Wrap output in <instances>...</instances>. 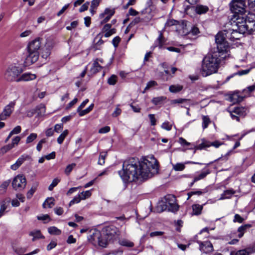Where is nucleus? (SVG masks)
<instances>
[{"instance_id":"c9c22d12","label":"nucleus","mask_w":255,"mask_h":255,"mask_svg":"<svg viewBox=\"0 0 255 255\" xmlns=\"http://www.w3.org/2000/svg\"><path fill=\"white\" fill-rule=\"evenodd\" d=\"M48 233L51 235H59L61 231L56 227H50L48 229Z\"/></svg>"},{"instance_id":"f03ea898","label":"nucleus","mask_w":255,"mask_h":255,"mask_svg":"<svg viewBox=\"0 0 255 255\" xmlns=\"http://www.w3.org/2000/svg\"><path fill=\"white\" fill-rule=\"evenodd\" d=\"M226 57L219 52L214 51L209 53L202 61L201 73L204 77H207L217 72L219 64L222 60Z\"/></svg>"},{"instance_id":"f3484780","label":"nucleus","mask_w":255,"mask_h":255,"mask_svg":"<svg viewBox=\"0 0 255 255\" xmlns=\"http://www.w3.org/2000/svg\"><path fill=\"white\" fill-rule=\"evenodd\" d=\"M102 32L106 37H108L116 32L115 28H111V24H106L102 29Z\"/></svg>"},{"instance_id":"473e14b6","label":"nucleus","mask_w":255,"mask_h":255,"mask_svg":"<svg viewBox=\"0 0 255 255\" xmlns=\"http://www.w3.org/2000/svg\"><path fill=\"white\" fill-rule=\"evenodd\" d=\"M10 180H8L4 181L0 186V194H4L6 190V189L9 185Z\"/></svg>"},{"instance_id":"f8f14e48","label":"nucleus","mask_w":255,"mask_h":255,"mask_svg":"<svg viewBox=\"0 0 255 255\" xmlns=\"http://www.w3.org/2000/svg\"><path fill=\"white\" fill-rule=\"evenodd\" d=\"M244 33L240 32L238 29L234 28L227 30L226 36L228 39L234 41L235 40L239 39L242 34Z\"/></svg>"},{"instance_id":"39448f33","label":"nucleus","mask_w":255,"mask_h":255,"mask_svg":"<svg viewBox=\"0 0 255 255\" xmlns=\"http://www.w3.org/2000/svg\"><path fill=\"white\" fill-rule=\"evenodd\" d=\"M22 72V70L20 67L15 65H10L4 72V78L7 81L18 82L19 76Z\"/></svg>"},{"instance_id":"7c9ffc66","label":"nucleus","mask_w":255,"mask_h":255,"mask_svg":"<svg viewBox=\"0 0 255 255\" xmlns=\"http://www.w3.org/2000/svg\"><path fill=\"white\" fill-rule=\"evenodd\" d=\"M165 42L164 39L163 37L162 33H160L155 41V46L159 47V48H161L162 46L164 45Z\"/></svg>"},{"instance_id":"0eeeda50","label":"nucleus","mask_w":255,"mask_h":255,"mask_svg":"<svg viewBox=\"0 0 255 255\" xmlns=\"http://www.w3.org/2000/svg\"><path fill=\"white\" fill-rule=\"evenodd\" d=\"M102 234L111 242L119 237L120 232L115 226L111 225L103 228L102 230Z\"/></svg>"},{"instance_id":"09e8293b","label":"nucleus","mask_w":255,"mask_h":255,"mask_svg":"<svg viewBox=\"0 0 255 255\" xmlns=\"http://www.w3.org/2000/svg\"><path fill=\"white\" fill-rule=\"evenodd\" d=\"M118 77L115 75H112L108 80V83L111 85H114L117 81Z\"/></svg>"},{"instance_id":"5701e85b","label":"nucleus","mask_w":255,"mask_h":255,"mask_svg":"<svg viewBox=\"0 0 255 255\" xmlns=\"http://www.w3.org/2000/svg\"><path fill=\"white\" fill-rule=\"evenodd\" d=\"M192 207L193 211V215H199L201 214L203 207V205H200L199 204H194L192 205Z\"/></svg>"},{"instance_id":"6e6552de","label":"nucleus","mask_w":255,"mask_h":255,"mask_svg":"<svg viewBox=\"0 0 255 255\" xmlns=\"http://www.w3.org/2000/svg\"><path fill=\"white\" fill-rule=\"evenodd\" d=\"M230 9L234 15H243L246 12L244 0H233L230 3Z\"/></svg>"},{"instance_id":"de8ad7c7","label":"nucleus","mask_w":255,"mask_h":255,"mask_svg":"<svg viewBox=\"0 0 255 255\" xmlns=\"http://www.w3.org/2000/svg\"><path fill=\"white\" fill-rule=\"evenodd\" d=\"M37 137L36 133H32L28 136L26 139V143H29L34 140Z\"/></svg>"},{"instance_id":"a211bd4d","label":"nucleus","mask_w":255,"mask_h":255,"mask_svg":"<svg viewBox=\"0 0 255 255\" xmlns=\"http://www.w3.org/2000/svg\"><path fill=\"white\" fill-rule=\"evenodd\" d=\"M36 76L30 73H25L19 76L18 82L20 81H29L35 79Z\"/></svg>"},{"instance_id":"3c124183","label":"nucleus","mask_w":255,"mask_h":255,"mask_svg":"<svg viewBox=\"0 0 255 255\" xmlns=\"http://www.w3.org/2000/svg\"><path fill=\"white\" fill-rule=\"evenodd\" d=\"M79 194L80 195L82 200H85L91 195V192L90 190H87L86 191L82 192Z\"/></svg>"},{"instance_id":"338daca9","label":"nucleus","mask_w":255,"mask_h":255,"mask_svg":"<svg viewBox=\"0 0 255 255\" xmlns=\"http://www.w3.org/2000/svg\"><path fill=\"white\" fill-rule=\"evenodd\" d=\"M110 130V128L109 126L104 127L99 130L100 133H106Z\"/></svg>"},{"instance_id":"4c0bfd02","label":"nucleus","mask_w":255,"mask_h":255,"mask_svg":"<svg viewBox=\"0 0 255 255\" xmlns=\"http://www.w3.org/2000/svg\"><path fill=\"white\" fill-rule=\"evenodd\" d=\"M165 99L166 97L164 96H160L153 98L151 102L155 105H158L162 103V102Z\"/></svg>"},{"instance_id":"13d9d810","label":"nucleus","mask_w":255,"mask_h":255,"mask_svg":"<svg viewBox=\"0 0 255 255\" xmlns=\"http://www.w3.org/2000/svg\"><path fill=\"white\" fill-rule=\"evenodd\" d=\"M233 112L237 115H243V113L244 112V108L243 107L235 108Z\"/></svg>"},{"instance_id":"f704fd0d","label":"nucleus","mask_w":255,"mask_h":255,"mask_svg":"<svg viewBox=\"0 0 255 255\" xmlns=\"http://www.w3.org/2000/svg\"><path fill=\"white\" fill-rule=\"evenodd\" d=\"M94 104H92L85 110H81L79 111H77V112L79 113V115L80 116H81V117L85 115H86L88 113H89L91 111H92V110L94 108Z\"/></svg>"},{"instance_id":"9b49d317","label":"nucleus","mask_w":255,"mask_h":255,"mask_svg":"<svg viewBox=\"0 0 255 255\" xmlns=\"http://www.w3.org/2000/svg\"><path fill=\"white\" fill-rule=\"evenodd\" d=\"M15 105V102L14 101H12L4 107L3 112L0 115V120H3L5 119L6 117L10 116L13 111Z\"/></svg>"},{"instance_id":"052dcab7","label":"nucleus","mask_w":255,"mask_h":255,"mask_svg":"<svg viewBox=\"0 0 255 255\" xmlns=\"http://www.w3.org/2000/svg\"><path fill=\"white\" fill-rule=\"evenodd\" d=\"M255 90V83L252 86L248 87L246 89L244 90L245 93H251Z\"/></svg>"},{"instance_id":"680f3d73","label":"nucleus","mask_w":255,"mask_h":255,"mask_svg":"<svg viewBox=\"0 0 255 255\" xmlns=\"http://www.w3.org/2000/svg\"><path fill=\"white\" fill-rule=\"evenodd\" d=\"M157 85V83L155 81H150L147 84L144 89V91L148 90L150 88Z\"/></svg>"},{"instance_id":"2f4dec72","label":"nucleus","mask_w":255,"mask_h":255,"mask_svg":"<svg viewBox=\"0 0 255 255\" xmlns=\"http://www.w3.org/2000/svg\"><path fill=\"white\" fill-rule=\"evenodd\" d=\"M183 86L179 85H173L169 87V90L171 93H177L181 91Z\"/></svg>"},{"instance_id":"4d7b16f0","label":"nucleus","mask_w":255,"mask_h":255,"mask_svg":"<svg viewBox=\"0 0 255 255\" xmlns=\"http://www.w3.org/2000/svg\"><path fill=\"white\" fill-rule=\"evenodd\" d=\"M20 137L19 136H15L12 139L11 143L10 144L13 147H14L15 145H18L19 141L20 140Z\"/></svg>"},{"instance_id":"6ab92c4d","label":"nucleus","mask_w":255,"mask_h":255,"mask_svg":"<svg viewBox=\"0 0 255 255\" xmlns=\"http://www.w3.org/2000/svg\"><path fill=\"white\" fill-rule=\"evenodd\" d=\"M10 202V199L9 198H5L0 202V216H3L4 215V212Z\"/></svg>"},{"instance_id":"423d86ee","label":"nucleus","mask_w":255,"mask_h":255,"mask_svg":"<svg viewBox=\"0 0 255 255\" xmlns=\"http://www.w3.org/2000/svg\"><path fill=\"white\" fill-rule=\"evenodd\" d=\"M233 20V23H235L233 26H236L235 28L238 29L240 32L245 33L252 29V28H249L246 18L243 16V14L234 15Z\"/></svg>"},{"instance_id":"ddd939ff","label":"nucleus","mask_w":255,"mask_h":255,"mask_svg":"<svg viewBox=\"0 0 255 255\" xmlns=\"http://www.w3.org/2000/svg\"><path fill=\"white\" fill-rule=\"evenodd\" d=\"M53 47V42L52 40H47L44 47L42 48L41 57L46 59L50 55Z\"/></svg>"},{"instance_id":"cd10ccee","label":"nucleus","mask_w":255,"mask_h":255,"mask_svg":"<svg viewBox=\"0 0 255 255\" xmlns=\"http://www.w3.org/2000/svg\"><path fill=\"white\" fill-rule=\"evenodd\" d=\"M211 146V144H210V142L208 141H204L201 144L196 145L194 147L195 150L194 151V153L196 152V150H201L205 147H208Z\"/></svg>"},{"instance_id":"6e6d98bb","label":"nucleus","mask_w":255,"mask_h":255,"mask_svg":"<svg viewBox=\"0 0 255 255\" xmlns=\"http://www.w3.org/2000/svg\"><path fill=\"white\" fill-rule=\"evenodd\" d=\"M13 148L10 144H7L1 148L0 151L3 154L6 153Z\"/></svg>"},{"instance_id":"c85d7f7f","label":"nucleus","mask_w":255,"mask_h":255,"mask_svg":"<svg viewBox=\"0 0 255 255\" xmlns=\"http://www.w3.org/2000/svg\"><path fill=\"white\" fill-rule=\"evenodd\" d=\"M210 172L209 170H207V171H203L201 172L198 176H197L194 177L193 182L191 184L193 185L194 182L204 178Z\"/></svg>"},{"instance_id":"9d476101","label":"nucleus","mask_w":255,"mask_h":255,"mask_svg":"<svg viewBox=\"0 0 255 255\" xmlns=\"http://www.w3.org/2000/svg\"><path fill=\"white\" fill-rule=\"evenodd\" d=\"M166 206L169 208V210L172 212L176 211L178 209V206L175 203V197L173 195H169L165 197Z\"/></svg>"},{"instance_id":"f257e3e1","label":"nucleus","mask_w":255,"mask_h":255,"mask_svg":"<svg viewBox=\"0 0 255 255\" xmlns=\"http://www.w3.org/2000/svg\"><path fill=\"white\" fill-rule=\"evenodd\" d=\"M158 163L152 156L142 158L140 161L135 158L125 160L123 170L119 171V174L124 182H132L151 178L158 173Z\"/></svg>"},{"instance_id":"aec40b11","label":"nucleus","mask_w":255,"mask_h":255,"mask_svg":"<svg viewBox=\"0 0 255 255\" xmlns=\"http://www.w3.org/2000/svg\"><path fill=\"white\" fill-rule=\"evenodd\" d=\"M254 253H255V248H248L245 249L238 251L235 253V255H250Z\"/></svg>"},{"instance_id":"0e129e2a","label":"nucleus","mask_w":255,"mask_h":255,"mask_svg":"<svg viewBox=\"0 0 255 255\" xmlns=\"http://www.w3.org/2000/svg\"><path fill=\"white\" fill-rule=\"evenodd\" d=\"M235 193V191L233 190H228L225 191L224 195L225 196V198H229L231 196Z\"/></svg>"},{"instance_id":"dca6fc26","label":"nucleus","mask_w":255,"mask_h":255,"mask_svg":"<svg viewBox=\"0 0 255 255\" xmlns=\"http://www.w3.org/2000/svg\"><path fill=\"white\" fill-rule=\"evenodd\" d=\"M200 250L204 253L208 254L213 251V246L209 241L201 242L200 244Z\"/></svg>"},{"instance_id":"864d4df0","label":"nucleus","mask_w":255,"mask_h":255,"mask_svg":"<svg viewBox=\"0 0 255 255\" xmlns=\"http://www.w3.org/2000/svg\"><path fill=\"white\" fill-rule=\"evenodd\" d=\"M76 166L75 163H72L68 165L65 170V172L67 175H69L73 168Z\"/></svg>"},{"instance_id":"58836bf2","label":"nucleus","mask_w":255,"mask_h":255,"mask_svg":"<svg viewBox=\"0 0 255 255\" xmlns=\"http://www.w3.org/2000/svg\"><path fill=\"white\" fill-rule=\"evenodd\" d=\"M54 199L53 198H48L43 204L42 206L44 208H45L46 204L48 205V208H52V207L54 205Z\"/></svg>"},{"instance_id":"c03bdc74","label":"nucleus","mask_w":255,"mask_h":255,"mask_svg":"<svg viewBox=\"0 0 255 255\" xmlns=\"http://www.w3.org/2000/svg\"><path fill=\"white\" fill-rule=\"evenodd\" d=\"M107 152H102L100 153L98 161L99 164L103 165V164L105 163V158L107 156Z\"/></svg>"},{"instance_id":"e433bc0d","label":"nucleus","mask_w":255,"mask_h":255,"mask_svg":"<svg viewBox=\"0 0 255 255\" xmlns=\"http://www.w3.org/2000/svg\"><path fill=\"white\" fill-rule=\"evenodd\" d=\"M69 133V131L67 129H65L58 137L57 138V142L59 144H62L65 139V138L66 137V136L68 135Z\"/></svg>"},{"instance_id":"4be33fe9","label":"nucleus","mask_w":255,"mask_h":255,"mask_svg":"<svg viewBox=\"0 0 255 255\" xmlns=\"http://www.w3.org/2000/svg\"><path fill=\"white\" fill-rule=\"evenodd\" d=\"M29 236L33 237L32 239L33 242L37 239L44 238V237L41 234L39 230L34 231L30 232Z\"/></svg>"},{"instance_id":"c756f323","label":"nucleus","mask_w":255,"mask_h":255,"mask_svg":"<svg viewBox=\"0 0 255 255\" xmlns=\"http://www.w3.org/2000/svg\"><path fill=\"white\" fill-rule=\"evenodd\" d=\"M107 64L105 63V60L103 58H97V72L99 71L98 68H103L107 67Z\"/></svg>"},{"instance_id":"8fccbe9b","label":"nucleus","mask_w":255,"mask_h":255,"mask_svg":"<svg viewBox=\"0 0 255 255\" xmlns=\"http://www.w3.org/2000/svg\"><path fill=\"white\" fill-rule=\"evenodd\" d=\"M82 199L80 194L76 196L69 203V206L79 203Z\"/></svg>"},{"instance_id":"69168bd1","label":"nucleus","mask_w":255,"mask_h":255,"mask_svg":"<svg viewBox=\"0 0 255 255\" xmlns=\"http://www.w3.org/2000/svg\"><path fill=\"white\" fill-rule=\"evenodd\" d=\"M57 246L56 241H52L47 246V250L50 251Z\"/></svg>"},{"instance_id":"ea45409f","label":"nucleus","mask_w":255,"mask_h":255,"mask_svg":"<svg viewBox=\"0 0 255 255\" xmlns=\"http://www.w3.org/2000/svg\"><path fill=\"white\" fill-rule=\"evenodd\" d=\"M46 108L44 104H40L36 107V112L38 114L43 115L45 113Z\"/></svg>"},{"instance_id":"603ef678","label":"nucleus","mask_w":255,"mask_h":255,"mask_svg":"<svg viewBox=\"0 0 255 255\" xmlns=\"http://www.w3.org/2000/svg\"><path fill=\"white\" fill-rule=\"evenodd\" d=\"M60 182V180L58 178H55L52 182L51 184L48 187V190L52 191L53 188L57 186L58 183Z\"/></svg>"},{"instance_id":"e2e57ef3","label":"nucleus","mask_w":255,"mask_h":255,"mask_svg":"<svg viewBox=\"0 0 255 255\" xmlns=\"http://www.w3.org/2000/svg\"><path fill=\"white\" fill-rule=\"evenodd\" d=\"M161 128L167 130H170L172 128V125L169 124L168 122H165L162 124Z\"/></svg>"},{"instance_id":"393cba45","label":"nucleus","mask_w":255,"mask_h":255,"mask_svg":"<svg viewBox=\"0 0 255 255\" xmlns=\"http://www.w3.org/2000/svg\"><path fill=\"white\" fill-rule=\"evenodd\" d=\"M109 242H110V241L105 238V236H103L102 234L101 237L99 238V245L102 248H106Z\"/></svg>"},{"instance_id":"37998d69","label":"nucleus","mask_w":255,"mask_h":255,"mask_svg":"<svg viewBox=\"0 0 255 255\" xmlns=\"http://www.w3.org/2000/svg\"><path fill=\"white\" fill-rule=\"evenodd\" d=\"M202 127L203 129L206 128L211 122L210 119L208 116H204L202 117Z\"/></svg>"},{"instance_id":"49530a36","label":"nucleus","mask_w":255,"mask_h":255,"mask_svg":"<svg viewBox=\"0 0 255 255\" xmlns=\"http://www.w3.org/2000/svg\"><path fill=\"white\" fill-rule=\"evenodd\" d=\"M93 229V230L91 233V234L88 237V240L89 242H90L91 244L95 246V235L96 234V229Z\"/></svg>"},{"instance_id":"4468645a","label":"nucleus","mask_w":255,"mask_h":255,"mask_svg":"<svg viewBox=\"0 0 255 255\" xmlns=\"http://www.w3.org/2000/svg\"><path fill=\"white\" fill-rule=\"evenodd\" d=\"M114 13V9L106 8L104 12L99 15V18L101 19V23L102 24L109 21Z\"/></svg>"},{"instance_id":"1a4fd4ad","label":"nucleus","mask_w":255,"mask_h":255,"mask_svg":"<svg viewBox=\"0 0 255 255\" xmlns=\"http://www.w3.org/2000/svg\"><path fill=\"white\" fill-rule=\"evenodd\" d=\"M26 184L25 177L23 175H18L13 180L12 186L15 190L23 189Z\"/></svg>"},{"instance_id":"b1692460","label":"nucleus","mask_w":255,"mask_h":255,"mask_svg":"<svg viewBox=\"0 0 255 255\" xmlns=\"http://www.w3.org/2000/svg\"><path fill=\"white\" fill-rule=\"evenodd\" d=\"M109 242H110V241L105 238V236H103L102 234L101 237L99 238V245L102 248H106Z\"/></svg>"},{"instance_id":"bb28decb","label":"nucleus","mask_w":255,"mask_h":255,"mask_svg":"<svg viewBox=\"0 0 255 255\" xmlns=\"http://www.w3.org/2000/svg\"><path fill=\"white\" fill-rule=\"evenodd\" d=\"M251 227V226L250 224H246L240 227L238 229V232L240 233L238 235V237L240 238H242L243 236L244 233L247 230V229H249Z\"/></svg>"},{"instance_id":"72a5a7b5","label":"nucleus","mask_w":255,"mask_h":255,"mask_svg":"<svg viewBox=\"0 0 255 255\" xmlns=\"http://www.w3.org/2000/svg\"><path fill=\"white\" fill-rule=\"evenodd\" d=\"M119 244L121 246L127 247H132L134 246L133 243L127 239H122L120 240Z\"/></svg>"},{"instance_id":"2eb2a0df","label":"nucleus","mask_w":255,"mask_h":255,"mask_svg":"<svg viewBox=\"0 0 255 255\" xmlns=\"http://www.w3.org/2000/svg\"><path fill=\"white\" fill-rule=\"evenodd\" d=\"M31 159V156L29 155L23 154L18 158L16 162L11 165V169L15 170L24 162L25 160H28Z\"/></svg>"},{"instance_id":"a19ab883","label":"nucleus","mask_w":255,"mask_h":255,"mask_svg":"<svg viewBox=\"0 0 255 255\" xmlns=\"http://www.w3.org/2000/svg\"><path fill=\"white\" fill-rule=\"evenodd\" d=\"M230 100L233 103H239L242 101V98L240 97L238 94H233L230 97Z\"/></svg>"},{"instance_id":"79ce46f5","label":"nucleus","mask_w":255,"mask_h":255,"mask_svg":"<svg viewBox=\"0 0 255 255\" xmlns=\"http://www.w3.org/2000/svg\"><path fill=\"white\" fill-rule=\"evenodd\" d=\"M173 169L175 171H182L185 168V165L182 163H177L175 164H173Z\"/></svg>"},{"instance_id":"774afa93","label":"nucleus","mask_w":255,"mask_h":255,"mask_svg":"<svg viewBox=\"0 0 255 255\" xmlns=\"http://www.w3.org/2000/svg\"><path fill=\"white\" fill-rule=\"evenodd\" d=\"M121 41V38L119 36L115 37L112 40V43L115 47L118 46L119 43Z\"/></svg>"},{"instance_id":"bf43d9fd","label":"nucleus","mask_w":255,"mask_h":255,"mask_svg":"<svg viewBox=\"0 0 255 255\" xmlns=\"http://www.w3.org/2000/svg\"><path fill=\"white\" fill-rule=\"evenodd\" d=\"M46 142V140L45 138L42 139L40 140L36 146V149L38 151H40L42 147V144Z\"/></svg>"},{"instance_id":"a18cd8bd","label":"nucleus","mask_w":255,"mask_h":255,"mask_svg":"<svg viewBox=\"0 0 255 255\" xmlns=\"http://www.w3.org/2000/svg\"><path fill=\"white\" fill-rule=\"evenodd\" d=\"M190 102L189 100L186 99H174L171 101V104H182V103H189Z\"/></svg>"},{"instance_id":"412c9836","label":"nucleus","mask_w":255,"mask_h":255,"mask_svg":"<svg viewBox=\"0 0 255 255\" xmlns=\"http://www.w3.org/2000/svg\"><path fill=\"white\" fill-rule=\"evenodd\" d=\"M209 10V8L207 6L203 5H197L195 8V11L199 14H204Z\"/></svg>"},{"instance_id":"a878e982","label":"nucleus","mask_w":255,"mask_h":255,"mask_svg":"<svg viewBox=\"0 0 255 255\" xmlns=\"http://www.w3.org/2000/svg\"><path fill=\"white\" fill-rule=\"evenodd\" d=\"M38 186V182H35L33 184L31 188L27 193L26 197H27V199H29L32 197L34 193L35 192Z\"/></svg>"},{"instance_id":"7ed1b4c3","label":"nucleus","mask_w":255,"mask_h":255,"mask_svg":"<svg viewBox=\"0 0 255 255\" xmlns=\"http://www.w3.org/2000/svg\"><path fill=\"white\" fill-rule=\"evenodd\" d=\"M41 39L39 37L32 40L27 45L28 54L25 60L26 65H30L36 62L39 56V49L41 47Z\"/></svg>"},{"instance_id":"5fc2aeb1","label":"nucleus","mask_w":255,"mask_h":255,"mask_svg":"<svg viewBox=\"0 0 255 255\" xmlns=\"http://www.w3.org/2000/svg\"><path fill=\"white\" fill-rule=\"evenodd\" d=\"M199 30L198 27L195 26H193L190 30L188 34H191L192 35H196L199 33Z\"/></svg>"},{"instance_id":"20e7f679","label":"nucleus","mask_w":255,"mask_h":255,"mask_svg":"<svg viewBox=\"0 0 255 255\" xmlns=\"http://www.w3.org/2000/svg\"><path fill=\"white\" fill-rule=\"evenodd\" d=\"M227 30L220 31L216 35L215 41L217 45V51L215 52H219L222 55L227 56L229 49V44L226 39L228 38L226 36V32Z\"/></svg>"}]
</instances>
